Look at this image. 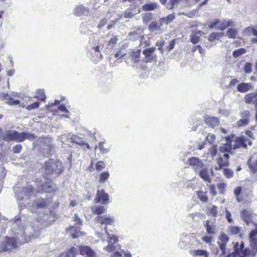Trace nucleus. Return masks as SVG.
<instances>
[{
	"mask_svg": "<svg viewBox=\"0 0 257 257\" xmlns=\"http://www.w3.org/2000/svg\"><path fill=\"white\" fill-rule=\"evenodd\" d=\"M20 218L16 216L13 222L12 232L16 235L15 237L10 238L6 237L2 245L3 250L16 247L19 244L21 245L28 242L33 239L37 238L40 236L38 232H34V229L31 225H28L23 229L20 226Z\"/></svg>",
	"mask_w": 257,
	"mask_h": 257,
	"instance_id": "obj_1",
	"label": "nucleus"
},
{
	"mask_svg": "<svg viewBox=\"0 0 257 257\" xmlns=\"http://www.w3.org/2000/svg\"><path fill=\"white\" fill-rule=\"evenodd\" d=\"M230 137H226V143L220 146L219 148V153L218 155L217 163L218 166L215 167L216 170H221L223 167H227L229 165V155L228 153L232 151Z\"/></svg>",
	"mask_w": 257,
	"mask_h": 257,
	"instance_id": "obj_2",
	"label": "nucleus"
},
{
	"mask_svg": "<svg viewBox=\"0 0 257 257\" xmlns=\"http://www.w3.org/2000/svg\"><path fill=\"white\" fill-rule=\"evenodd\" d=\"M63 168L62 164L60 162L52 159H50L45 163V173L47 174L57 176L61 173Z\"/></svg>",
	"mask_w": 257,
	"mask_h": 257,
	"instance_id": "obj_3",
	"label": "nucleus"
},
{
	"mask_svg": "<svg viewBox=\"0 0 257 257\" xmlns=\"http://www.w3.org/2000/svg\"><path fill=\"white\" fill-rule=\"evenodd\" d=\"M228 137H230L231 143L230 144L231 145L232 150L239 148L246 149L247 145L249 146L252 145V140L244 136L236 137L233 141L232 140L234 138L233 135H231Z\"/></svg>",
	"mask_w": 257,
	"mask_h": 257,
	"instance_id": "obj_4",
	"label": "nucleus"
},
{
	"mask_svg": "<svg viewBox=\"0 0 257 257\" xmlns=\"http://www.w3.org/2000/svg\"><path fill=\"white\" fill-rule=\"evenodd\" d=\"M74 220L76 222L74 226H71L68 229V231L70 233L71 236L73 238H77L83 234L80 231V226L82 224V220L77 214H75Z\"/></svg>",
	"mask_w": 257,
	"mask_h": 257,
	"instance_id": "obj_5",
	"label": "nucleus"
},
{
	"mask_svg": "<svg viewBox=\"0 0 257 257\" xmlns=\"http://www.w3.org/2000/svg\"><path fill=\"white\" fill-rule=\"evenodd\" d=\"M38 142L42 149V152L45 156H48L53 150L54 146L51 143V140L48 138H41Z\"/></svg>",
	"mask_w": 257,
	"mask_h": 257,
	"instance_id": "obj_6",
	"label": "nucleus"
},
{
	"mask_svg": "<svg viewBox=\"0 0 257 257\" xmlns=\"http://www.w3.org/2000/svg\"><path fill=\"white\" fill-rule=\"evenodd\" d=\"M130 39L133 41L137 40V39L140 38V45L143 46L144 44H146V42L144 43V40H145V37L144 35L143 29L140 27L134 29L133 31H131L129 33Z\"/></svg>",
	"mask_w": 257,
	"mask_h": 257,
	"instance_id": "obj_7",
	"label": "nucleus"
},
{
	"mask_svg": "<svg viewBox=\"0 0 257 257\" xmlns=\"http://www.w3.org/2000/svg\"><path fill=\"white\" fill-rule=\"evenodd\" d=\"M155 49V47H151L144 50L143 54L144 58L142 60L146 63L155 61L157 59L156 55L154 53Z\"/></svg>",
	"mask_w": 257,
	"mask_h": 257,
	"instance_id": "obj_8",
	"label": "nucleus"
},
{
	"mask_svg": "<svg viewBox=\"0 0 257 257\" xmlns=\"http://www.w3.org/2000/svg\"><path fill=\"white\" fill-rule=\"evenodd\" d=\"M240 215L241 218L248 227L252 226V223H254L252 219L253 214L250 211L243 209L241 211Z\"/></svg>",
	"mask_w": 257,
	"mask_h": 257,
	"instance_id": "obj_9",
	"label": "nucleus"
},
{
	"mask_svg": "<svg viewBox=\"0 0 257 257\" xmlns=\"http://www.w3.org/2000/svg\"><path fill=\"white\" fill-rule=\"evenodd\" d=\"M209 27L215 30L223 31L227 28V20L216 19L210 25Z\"/></svg>",
	"mask_w": 257,
	"mask_h": 257,
	"instance_id": "obj_10",
	"label": "nucleus"
},
{
	"mask_svg": "<svg viewBox=\"0 0 257 257\" xmlns=\"http://www.w3.org/2000/svg\"><path fill=\"white\" fill-rule=\"evenodd\" d=\"M95 200L96 203L107 204L109 202V195L104 190H98Z\"/></svg>",
	"mask_w": 257,
	"mask_h": 257,
	"instance_id": "obj_11",
	"label": "nucleus"
},
{
	"mask_svg": "<svg viewBox=\"0 0 257 257\" xmlns=\"http://www.w3.org/2000/svg\"><path fill=\"white\" fill-rule=\"evenodd\" d=\"M189 164L193 168L197 171L203 168L204 164L203 162L198 158L192 157L188 160Z\"/></svg>",
	"mask_w": 257,
	"mask_h": 257,
	"instance_id": "obj_12",
	"label": "nucleus"
},
{
	"mask_svg": "<svg viewBox=\"0 0 257 257\" xmlns=\"http://www.w3.org/2000/svg\"><path fill=\"white\" fill-rule=\"evenodd\" d=\"M96 222L101 225H112L114 222V218L112 216H98L95 218Z\"/></svg>",
	"mask_w": 257,
	"mask_h": 257,
	"instance_id": "obj_13",
	"label": "nucleus"
},
{
	"mask_svg": "<svg viewBox=\"0 0 257 257\" xmlns=\"http://www.w3.org/2000/svg\"><path fill=\"white\" fill-rule=\"evenodd\" d=\"M35 138V136L33 134L23 132L21 133L17 131L16 140L17 142H22L26 139L33 141Z\"/></svg>",
	"mask_w": 257,
	"mask_h": 257,
	"instance_id": "obj_14",
	"label": "nucleus"
},
{
	"mask_svg": "<svg viewBox=\"0 0 257 257\" xmlns=\"http://www.w3.org/2000/svg\"><path fill=\"white\" fill-rule=\"evenodd\" d=\"M204 121L205 123L213 128L219 124V119L218 118L214 116H206L204 117Z\"/></svg>",
	"mask_w": 257,
	"mask_h": 257,
	"instance_id": "obj_15",
	"label": "nucleus"
},
{
	"mask_svg": "<svg viewBox=\"0 0 257 257\" xmlns=\"http://www.w3.org/2000/svg\"><path fill=\"white\" fill-rule=\"evenodd\" d=\"M48 205L47 201L44 199H38L33 203L32 208H30L32 212L36 211V208H42L46 207Z\"/></svg>",
	"mask_w": 257,
	"mask_h": 257,
	"instance_id": "obj_16",
	"label": "nucleus"
},
{
	"mask_svg": "<svg viewBox=\"0 0 257 257\" xmlns=\"http://www.w3.org/2000/svg\"><path fill=\"white\" fill-rule=\"evenodd\" d=\"M17 131L15 130H9L5 132L3 136V139L8 142L16 141Z\"/></svg>",
	"mask_w": 257,
	"mask_h": 257,
	"instance_id": "obj_17",
	"label": "nucleus"
},
{
	"mask_svg": "<svg viewBox=\"0 0 257 257\" xmlns=\"http://www.w3.org/2000/svg\"><path fill=\"white\" fill-rule=\"evenodd\" d=\"M204 226L208 234L213 235L215 234L216 227L214 222L207 220L204 223Z\"/></svg>",
	"mask_w": 257,
	"mask_h": 257,
	"instance_id": "obj_18",
	"label": "nucleus"
},
{
	"mask_svg": "<svg viewBox=\"0 0 257 257\" xmlns=\"http://www.w3.org/2000/svg\"><path fill=\"white\" fill-rule=\"evenodd\" d=\"M248 165L249 168L253 173L257 172V154H253L248 161Z\"/></svg>",
	"mask_w": 257,
	"mask_h": 257,
	"instance_id": "obj_19",
	"label": "nucleus"
},
{
	"mask_svg": "<svg viewBox=\"0 0 257 257\" xmlns=\"http://www.w3.org/2000/svg\"><path fill=\"white\" fill-rule=\"evenodd\" d=\"M89 12V9L84 7L82 5H79L76 6L74 10V14L76 16H81L83 15H87Z\"/></svg>",
	"mask_w": 257,
	"mask_h": 257,
	"instance_id": "obj_20",
	"label": "nucleus"
},
{
	"mask_svg": "<svg viewBox=\"0 0 257 257\" xmlns=\"http://www.w3.org/2000/svg\"><path fill=\"white\" fill-rule=\"evenodd\" d=\"M187 0H169V2L166 5V8L169 10H172L175 7H178L179 5L183 6Z\"/></svg>",
	"mask_w": 257,
	"mask_h": 257,
	"instance_id": "obj_21",
	"label": "nucleus"
},
{
	"mask_svg": "<svg viewBox=\"0 0 257 257\" xmlns=\"http://www.w3.org/2000/svg\"><path fill=\"white\" fill-rule=\"evenodd\" d=\"M57 187L51 181H46L42 185V191L46 192L55 191Z\"/></svg>",
	"mask_w": 257,
	"mask_h": 257,
	"instance_id": "obj_22",
	"label": "nucleus"
},
{
	"mask_svg": "<svg viewBox=\"0 0 257 257\" xmlns=\"http://www.w3.org/2000/svg\"><path fill=\"white\" fill-rule=\"evenodd\" d=\"M31 196L33 195V188L31 185L27 186L25 188L23 189L22 193H20L18 195L19 198H21V199H24V196Z\"/></svg>",
	"mask_w": 257,
	"mask_h": 257,
	"instance_id": "obj_23",
	"label": "nucleus"
},
{
	"mask_svg": "<svg viewBox=\"0 0 257 257\" xmlns=\"http://www.w3.org/2000/svg\"><path fill=\"white\" fill-rule=\"evenodd\" d=\"M244 101L247 104L257 103V90L252 93H248L244 96Z\"/></svg>",
	"mask_w": 257,
	"mask_h": 257,
	"instance_id": "obj_24",
	"label": "nucleus"
},
{
	"mask_svg": "<svg viewBox=\"0 0 257 257\" xmlns=\"http://www.w3.org/2000/svg\"><path fill=\"white\" fill-rule=\"evenodd\" d=\"M70 139L72 143L81 146H85L88 149H90L89 145L88 143H85L82 139L76 135H72L70 137Z\"/></svg>",
	"mask_w": 257,
	"mask_h": 257,
	"instance_id": "obj_25",
	"label": "nucleus"
},
{
	"mask_svg": "<svg viewBox=\"0 0 257 257\" xmlns=\"http://www.w3.org/2000/svg\"><path fill=\"white\" fill-rule=\"evenodd\" d=\"M127 46L126 44H123L115 54V57L118 59L125 57L128 53V50H126Z\"/></svg>",
	"mask_w": 257,
	"mask_h": 257,
	"instance_id": "obj_26",
	"label": "nucleus"
},
{
	"mask_svg": "<svg viewBox=\"0 0 257 257\" xmlns=\"http://www.w3.org/2000/svg\"><path fill=\"white\" fill-rule=\"evenodd\" d=\"M78 251V247L73 246L69 250L62 253L59 257H75Z\"/></svg>",
	"mask_w": 257,
	"mask_h": 257,
	"instance_id": "obj_27",
	"label": "nucleus"
},
{
	"mask_svg": "<svg viewBox=\"0 0 257 257\" xmlns=\"http://www.w3.org/2000/svg\"><path fill=\"white\" fill-rule=\"evenodd\" d=\"M252 89V85L249 83H240L237 87V89L238 91L244 93Z\"/></svg>",
	"mask_w": 257,
	"mask_h": 257,
	"instance_id": "obj_28",
	"label": "nucleus"
},
{
	"mask_svg": "<svg viewBox=\"0 0 257 257\" xmlns=\"http://www.w3.org/2000/svg\"><path fill=\"white\" fill-rule=\"evenodd\" d=\"M79 250L81 254L86 255L87 256H92L94 254L93 250L88 246H79Z\"/></svg>",
	"mask_w": 257,
	"mask_h": 257,
	"instance_id": "obj_29",
	"label": "nucleus"
},
{
	"mask_svg": "<svg viewBox=\"0 0 257 257\" xmlns=\"http://www.w3.org/2000/svg\"><path fill=\"white\" fill-rule=\"evenodd\" d=\"M90 44L92 45V48L95 52H97L98 54L99 55L97 59L98 60H101L102 59V55L99 51V46L98 45V41L97 40H90Z\"/></svg>",
	"mask_w": 257,
	"mask_h": 257,
	"instance_id": "obj_30",
	"label": "nucleus"
},
{
	"mask_svg": "<svg viewBox=\"0 0 257 257\" xmlns=\"http://www.w3.org/2000/svg\"><path fill=\"white\" fill-rule=\"evenodd\" d=\"M190 253L193 256H200L203 257H208L209 254V252L206 250L203 249L190 250Z\"/></svg>",
	"mask_w": 257,
	"mask_h": 257,
	"instance_id": "obj_31",
	"label": "nucleus"
},
{
	"mask_svg": "<svg viewBox=\"0 0 257 257\" xmlns=\"http://www.w3.org/2000/svg\"><path fill=\"white\" fill-rule=\"evenodd\" d=\"M91 211L95 214L100 215L106 213L107 210L104 206L98 205L92 207L91 208Z\"/></svg>",
	"mask_w": 257,
	"mask_h": 257,
	"instance_id": "obj_32",
	"label": "nucleus"
},
{
	"mask_svg": "<svg viewBox=\"0 0 257 257\" xmlns=\"http://www.w3.org/2000/svg\"><path fill=\"white\" fill-rule=\"evenodd\" d=\"M200 177L205 181L210 183L211 179H210L209 172L207 169H203L199 171Z\"/></svg>",
	"mask_w": 257,
	"mask_h": 257,
	"instance_id": "obj_33",
	"label": "nucleus"
},
{
	"mask_svg": "<svg viewBox=\"0 0 257 257\" xmlns=\"http://www.w3.org/2000/svg\"><path fill=\"white\" fill-rule=\"evenodd\" d=\"M175 13H172L169 15L167 17L163 18L161 19H160V22L161 25H163L164 24L168 25V24L172 22L175 19Z\"/></svg>",
	"mask_w": 257,
	"mask_h": 257,
	"instance_id": "obj_34",
	"label": "nucleus"
},
{
	"mask_svg": "<svg viewBox=\"0 0 257 257\" xmlns=\"http://www.w3.org/2000/svg\"><path fill=\"white\" fill-rule=\"evenodd\" d=\"M207 214L216 218L218 214V207L215 205H212L207 209Z\"/></svg>",
	"mask_w": 257,
	"mask_h": 257,
	"instance_id": "obj_35",
	"label": "nucleus"
},
{
	"mask_svg": "<svg viewBox=\"0 0 257 257\" xmlns=\"http://www.w3.org/2000/svg\"><path fill=\"white\" fill-rule=\"evenodd\" d=\"M158 6L157 3H150L143 6L142 9L145 11H153L157 9Z\"/></svg>",
	"mask_w": 257,
	"mask_h": 257,
	"instance_id": "obj_36",
	"label": "nucleus"
},
{
	"mask_svg": "<svg viewBox=\"0 0 257 257\" xmlns=\"http://www.w3.org/2000/svg\"><path fill=\"white\" fill-rule=\"evenodd\" d=\"M105 232L107 236L108 240V243H111L112 244H114L115 243H117L118 241V239L117 237L115 235H110L107 230V227H105L104 228Z\"/></svg>",
	"mask_w": 257,
	"mask_h": 257,
	"instance_id": "obj_37",
	"label": "nucleus"
},
{
	"mask_svg": "<svg viewBox=\"0 0 257 257\" xmlns=\"http://www.w3.org/2000/svg\"><path fill=\"white\" fill-rule=\"evenodd\" d=\"M141 52V51L140 49L137 50L136 51H134L131 49L128 50V53H132V60H134L136 62H138L140 60L139 58Z\"/></svg>",
	"mask_w": 257,
	"mask_h": 257,
	"instance_id": "obj_38",
	"label": "nucleus"
},
{
	"mask_svg": "<svg viewBox=\"0 0 257 257\" xmlns=\"http://www.w3.org/2000/svg\"><path fill=\"white\" fill-rule=\"evenodd\" d=\"M226 34L228 38L234 39L238 34V30L234 28H229L227 30Z\"/></svg>",
	"mask_w": 257,
	"mask_h": 257,
	"instance_id": "obj_39",
	"label": "nucleus"
},
{
	"mask_svg": "<svg viewBox=\"0 0 257 257\" xmlns=\"http://www.w3.org/2000/svg\"><path fill=\"white\" fill-rule=\"evenodd\" d=\"M252 228L249 234V238H256L257 235V223H252V226H250Z\"/></svg>",
	"mask_w": 257,
	"mask_h": 257,
	"instance_id": "obj_40",
	"label": "nucleus"
},
{
	"mask_svg": "<svg viewBox=\"0 0 257 257\" xmlns=\"http://www.w3.org/2000/svg\"><path fill=\"white\" fill-rule=\"evenodd\" d=\"M244 246V245L242 242H241L240 245H239L238 243H236L234 245L235 252L232 253V256L235 257L236 253L242 252Z\"/></svg>",
	"mask_w": 257,
	"mask_h": 257,
	"instance_id": "obj_41",
	"label": "nucleus"
},
{
	"mask_svg": "<svg viewBox=\"0 0 257 257\" xmlns=\"http://www.w3.org/2000/svg\"><path fill=\"white\" fill-rule=\"evenodd\" d=\"M35 97L40 100H44L46 98L45 90L43 89L38 90L36 92Z\"/></svg>",
	"mask_w": 257,
	"mask_h": 257,
	"instance_id": "obj_42",
	"label": "nucleus"
},
{
	"mask_svg": "<svg viewBox=\"0 0 257 257\" xmlns=\"http://www.w3.org/2000/svg\"><path fill=\"white\" fill-rule=\"evenodd\" d=\"M246 52V50L243 48H239L235 51H234L232 53V56L234 58H237L243 54H244Z\"/></svg>",
	"mask_w": 257,
	"mask_h": 257,
	"instance_id": "obj_43",
	"label": "nucleus"
},
{
	"mask_svg": "<svg viewBox=\"0 0 257 257\" xmlns=\"http://www.w3.org/2000/svg\"><path fill=\"white\" fill-rule=\"evenodd\" d=\"M250 246L254 252V255L257 252V239L256 238H249Z\"/></svg>",
	"mask_w": 257,
	"mask_h": 257,
	"instance_id": "obj_44",
	"label": "nucleus"
},
{
	"mask_svg": "<svg viewBox=\"0 0 257 257\" xmlns=\"http://www.w3.org/2000/svg\"><path fill=\"white\" fill-rule=\"evenodd\" d=\"M161 25H158L157 23L153 22H152L149 25V30L151 32L161 30Z\"/></svg>",
	"mask_w": 257,
	"mask_h": 257,
	"instance_id": "obj_45",
	"label": "nucleus"
},
{
	"mask_svg": "<svg viewBox=\"0 0 257 257\" xmlns=\"http://www.w3.org/2000/svg\"><path fill=\"white\" fill-rule=\"evenodd\" d=\"M197 196L199 199L204 203L207 202L208 200V198L206 192L202 191L198 192L197 193Z\"/></svg>",
	"mask_w": 257,
	"mask_h": 257,
	"instance_id": "obj_46",
	"label": "nucleus"
},
{
	"mask_svg": "<svg viewBox=\"0 0 257 257\" xmlns=\"http://www.w3.org/2000/svg\"><path fill=\"white\" fill-rule=\"evenodd\" d=\"M223 35V33H213L209 36L208 40L212 42L216 39L218 40Z\"/></svg>",
	"mask_w": 257,
	"mask_h": 257,
	"instance_id": "obj_47",
	"label": "nucleus"
},
{
	"mask_svg": "<svg viewBox=\"0 0 257 257\" xmlns=\"http://www.w3.org/2000/svg\"><path fill=\"white\" fill-rule=\"evenodd\" d=\"M228 231L230 234H237L239 233L240 228L237 226H230L228 228Z\"/></svg>",
	"mask_w": 257,
	"mask_h": 257,
	"instance_id": "obj_48",
	"label": "nucleus"
},
{
	"mask_svg": "<svg viewBox=\"0 0 257 257\" xmlns=\"http://www.w3.org/2000/svg\"><path fill=\"white\" fill-rule=\"evenodd\" d=\"M217 243L219 246V249L221 251V253L219 254L220 256L225 255L226 243L224 242H217Z\"/></svg>",
	"mask_w": 257,
	"mask_h": 257,
	"instance_id": "obj_49",
	"label": "nucleus"
},
{
	"mask_svg": "<svg viewBox=\"0 0 257 257\" xmlns=\"http://www.w3.org/2000/svg\"><path fill=\"white\" fill-rule=\"evenodd\" d=\"M241 191L242 188L240 186L235 188L234 190V194L238 202H240L242 201V200L239 197V195H240Z\"/></svg>",
	"mask_w": 257,
	"mask_h": 257,
	"instance_id": "obj_50",
	"label": "nucleus"
},
{
	"mask_svg": "<svg viewBox=\"0 0 257 257\" xmlns=\"http://www.w3.org/2000/svg\"><path fill=\"white\" fill-rule=\"evenodd\" d=\"M109 174L108 172H102L100 176L99 182L101 183H104L108 178Z\"/></svg>",
	"mask_w": 257,
	"mask_h": 257,
	"instance_id": "obj_51",
	"label": "nucleus"
},
{
	"mask_svg": "<svg viewBox=\"0 0 257 257\" xmlns=\"http://www.w3.org/2000/svg\"><path fill=\"white\" fill-rule=\"evenodd\" d=\"M252 64L251 63L247 62L245 63L243 71L246 74H250L252 72Z\"/></svg>",
	"mask_w": 257,
	"mask_h": 257,
	"instance_id": "obj_52",
	"label": "nucleus"
},
{
	"mask_svg": "<svg viewBox=\"0 0 257 257\" xmlns=\"http://www.w3.org/2000/svg\"><path fill=\"white\" fill-rule=\"evenodd\" d=\"M118 40L117 37L115 36H113L108 43V47L110 48H112L116 44Z\"/></svg>",
	"mask_w": 257,
	"mask_h": 257,
	"instance_id": "obj_53",
	"label": "nucleus"
},
{
	"mask_svg": "<svg viewBox=\"0 0 257 257\" xmlns=\"http://www.w3.org/2000/svg\"><path fill=\"white\" fill-rule=\"evenodd\" d=\"M122 15H123L124 17L125 18H131L134 16V14L131 11L126 10L123 14L119 16V18L117 20V22H118V21L122 17Z\"/></svg>",
	"mask_w": 257,
	"mask_h": 257,
	"instance_id": "obj_54",
	"label": "nucleus"
},
{
	"mask_svg": "<svg viewBox=\"0 0 257 257\" xmlns=\"http://www.w3.org/2000/svg\"><path fill=\"white\" fill-rule=\"evenodd\" d=\"M108 244L103 248V250L107 252H111L116 249V246L114 244L108 243Z\"/></svg>",
	"mask_w": 257,
	"mask_h": 257,
	"instance_id": "obj_55",
	"label": "nucleus"
},
{
	"mask_svg": "<svg viewBox=\"0 0 257 257\" xmlns=\"http://www.w3.org/2000/svg\"><path fill=\"white\" fill-rule=\"evenodd\" d=\"M254 31V28L251 27H248L245 28L243 31V33L244 35L250 36L253 35V32Z\"/></svg>",
	"mask_w": 257,
	"mask_h": 257,
	"instance_id": "obj_56",
	"label": "nucleus"
},
{
	"mask_svg": "<svg viewBox=\"0 0 257 257\" xmlns=\"http://www.w3.org/2000/svg\"><path fill=\"white\" fill-rule=\"evenodd\" d=\"M223 174L227 178H231L233 176V172L230 169H223Z\"/></svg>",
	"mask_w": 257,
	"mask_h": 257,
	"instance_id": "obj_57",
	"label": "nucleus"
},
{
	"mask_svg": "<svg viewBox=\"0 0 257 257\" xmlns=\"http://www.w3.org/2000/svg\"><path fill=\"white\" fill-rule=\"evenodd\" d=\"M97 147H98V148L99 149V150H100V152L102 154H105V153H108L109 151V149L105 148L103 147V142L99 143L98 147L96 146L95 149L97 148Z\"/></svg>",
	"mask_w": 257,
	"mask_h": 257,
	"instance_id": "obj_58",
	"label": "nucleus"
},
{
	"mask_svg": "<svg viewBox=\"0 0 257 257\" xmlns=\"http://www.w3.org/2000/svg\"><path fill=\"white\" fill-rule=\"evenodd\" d=\"M206 140L209 144H213L215 142L216 136L213 134H208Z\"/></svg>",
	"mask_w": 257,
	"mask_h": 257,
	"instance_id": "obj_59",
	"label": "nucleus"
},
{
	"mask_svg": "<svg viewBox=\"0 0 257 257\" xmlns=\"http://www.w3.org/2000/svg\"><path fill=\"white\" fill-rule=\"evenodd\" d=\"M177 40L175 39L172 40L168 46H166L165 48V49L167 51L170 52L171 50H172L174 48L176 44V42Z\"/></svg>",
	"mask_w": 257,
	"mask_h": 257,
	"instance_id": "obj_60",
	"label": "nucleus"
},
{
	"mask_svg": "<svg viewBox=\"0 0 257 257\" xmlns=\"http://www.w3.org/2000/svg\"><path fill=\"white\" fill-rule=\"evenodd\" d=\"M248 122L249 119L248 118H242L237 121V124L238 127H241L246 125L248 124Z\"/></svg>",
	"mask_w": 257,
	"mask_h": 257,
	"instance_id": "obj_61",
	"label": "nucleus"
},
{
	"mask_svg": "<svg viewBox=\"0 0 257 257\" xmlns=\"http://www.w3.org/2000/svg\"><path fill=\"white\" fill-rule=\"evenodd\" d=\"M7 103L10 105H17L20 103V101L19 100H15L10 95V99H9L8 101H7Z\"/></svg>",
	"mask_w": 257,
	"mask_h": 257,
	"instance_id": "obj_62",
	"label": "nucleus"
},
{
	"mask_svg": "<svg viewBox=\"0 0 257 257\" xmlns=\"http://www.w3.org/2000/svg\"><path fill=\"white\" fill-rule=\"evenodd\" d=\"M40 103L38 101L28 105L26 107L28 110H32L37 108L39 106Z\"/></svg>",
	"mask_w": 257,
	"mask_h": 257,
	"instance_id": "obj_63",
	"label": "nucleus"
},
{
	"mask_svg": "<svg viewBox=\"0 0 257 257\" xmlns=\"http://www.w3.org/2000/svg\"><path fill=\"white\" fill-rule=\"evenodd\" d=\"M208 153L211 155L212 157H214L217 154V147L216 146H212L208 150Z\"/></svg>",
	"mask_w": 257,
	"mask_h": 257,
	"instance_id": "obj_64",
	"label": "nucleus"
}]
</instances>
